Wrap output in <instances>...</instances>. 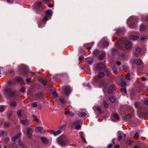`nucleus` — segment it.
<instances>
[{
  "label": "nucleus",
  "mask_w": 148,
  "mask_h": 148,
  "mask_svg": "<svg viewBox=\"0 0 148 148\" xmlns=\"http://www.w3.org/2000/svg\"><path fill=\"white\" fill-rule=\"evenodd\" d=\"M32 117L33 120L36 122H39V120L34 114H33Z\"/></svg>",
  "instance_id": "nucleus-27"
},
{
  "label": "nucleus",
  "mask_w": 148,
  "mask_h": 148,
  "mask_svg": "<svg viewBox=\"0 0 148 148\" xmlns=\"http://www.w3.org/2000/svg\"><path fill=\"white\" fill-rule=\"evenodd\" d=\"M141 50L140 48L139 47L136 48L134 53L135 55L136 56H137L141 52Z\"/></svg>",
  "instance_id": "nucleus-14"
},
{
  "label": "nucleus",
  "mask_w": 148,
  "mask_h": 148,
  "mask_svg": "<svg viewBox=\"0 0 148 148\" xmlns=\"http://www.w3.org/2000/svg\"><path fill=\"white\" fill-rule=\"evenodd\" d=\"M17 139L15 137V136H13L12 138V140L13 142H15L16 141Z\"/></svg>",
  "instance_id": "nucleus-64"
},
{
  "label": "nucleus",
  "mask_w": 148,
  "mask_h": 148,
  "mask_svg": "<svg viewBox=\"0 0 148 148\" xmlns=\"http://www.w3.org/2000/svg\"><path fill=\"white\" fill-rule=\"evenodd\" d=\"M25 88L24 86L22 87L20 89V91L22 93L24 92L25 91Z\"/></svg>",
  "instance_id": "nucleus-43"
},
{
  "label": "nucleus",
  "mask_w": 148,
  "mask_h": 148,
  "mask_svg": "<svg viewBox=\"0 0 148 148\" xmlns=\"http://www.w3.org/2000/svg\"><path fill=\"white\" fill-rule=\"evenodd\" d=\"M43 130L42 128L39 127L36 128V131L37 132H40Z\"/></svg>",
  "instance_id": "nucleus-29"
},
{
  "label": "nucleus",
  "mask_w": 148,
  "mask_h": 148,
  "mask_svg": "<svg viewBox=\"0 0 148 148\" xmlns=\"http://www.w3.org/2000/svg\"><path fill=\"white\" fill-rule=\"evenodd\" d=\"M31 79V78H28L26 79V81L27 83H31V82L30 81Z\"/></svg>",
  "instance_id": "nucleus-55"
},
{
  "label": "nucleus",
  "mask_w": 148,
  "mask_h": 148,
  "mask_svg": "<svg viewBox=\"0 0 148 148\" xmlns=\"http://www.w3.org/2000/svg\"><path fill=\"white\" fill-rule=\"evenodd\" d=\"M17 114L18 117H21V112L20 110H18L17 112Z\"/></svg>",
  "instance_id": "nucleus-50"
},
{
  "label": "nucleus",
  "mask_w": 148,
  "mask_h": 148,
  "mask_svg": "<svg viewBox=\"0 0 148 148\" xmlns=\"http://www.w3.org/2000/svg\"><path fill=\"white\" fill-rule=\"evenodd\" d=\"M97 110L98 111L99 113L100 114H102L103 112L102 111L101 109L99 107H97L96 108Z\"/></svg>",
  "instance_id": "nucleus-41"
},
{
  "label": "nucleus",
  "mask_w": 148,
  "mask_h": 148,
  "mask_svg": "<svg viewBox=\"0 0 148 148\" xmlns=\"http://www.w3.org/2000/svg\"><path fill=\"white\" fill-rule=\"evenodd\" d=\"M103 103L104 105V107L106 108H108V104L107 102L105 101H104L103 102Z\"/></svg>",
  "instance_id": "nucleus-40"
},
{
  "label": "nucleus",
  "mask_w": 148,
  "mask_h": 148,
  "mask_svg": "<svg viewBox=\"0 0 148 148\" xmlns=\"http://www.w3.org/2000/svg\"><path fill=\"white\" fill-rule=\"evenodd\" d=\"M130 96L132 99H135L136 98V96L135 94L134 93H131Z\"/></svg>",
  "instance_id": "nucleus-42"
},
{
  "label": "nucleus",
  "mask_w": 148,
  "mask_h": 148,
  "mask_svg": "<svg viewBox=\"0 0 148 148\" xmlns=\"http://www.w3.org/2000/svg\"><path fill=\"white\" fill-rule=\"evenodd\" d=\"M131 125L133 127H135L137 126L136 123L133 121H131Z\"/></svg>",
  "instance_id": "nucleus-47"
},
{
  "label": "nucleus",
  "mask_w": 148,
  "mask_h": 148,
  "mask_svg": "<svg viewBox=\"0 0 148 148\" xmlns=\"http://www.w3.org/2000/svg\"><path fill=\"white\" fill-rule=\"evenodd\" d=\"M122 138V136L120 133L118 134V140L120 141Z\"/></svg>",
  "instance_id": "nucleus-49"
},
{
  "label": "nucleus",
  "mask_w": 148,
  "mask_h": 148,
  "mask_svg": "<svg viewBox=\"0 0 148 148\" xmlns=\"http://www.w3.org/2000/svg\"><path fill=\"white\" fill-rule=\"evenodd\" d=\"M133 115V113L132 112H131L130 114H127L125 116V118L127 120H128L131 119V117Z\"/></svg>",
  "instance_id": "nucleus-12"
},
{
  "label": "nucleus",
  "mask_w": 148,
  "mask_h": 148,
  "mask_svg": "<svg viewBox=\"0 0 148 148\" xmlns=\"http://www.w3.org/2000/svg\"><path fill=\"white\" fill-rule=\"evenodd\" d=\"M6 132L4 131H2L0 132V137H2L3 135H4Z\"/></svg>",
  "instance_id": "nucleus-61"
},
{
  "label": "nucleus",
  "mask_w": 148,
  "mask_h": 148,
  "mask_svg": "<svg viewBox=\"0 0 148 148\" xmlns=\"http://www.w3.org/2000/svg\"><path fill=\"white\" fill-rule=\"evenodd\" d=\"M129 27L131 29H136L137 27L136 24L135 23H132L129 25Z\"/></svg>",
  "instance_id": "nucleus-11"
},
{
  "label": "nucleus",
  "mask_w": 148,
  "mask_h": 148,
  "mask_svg": "<svg viewBox=\"0 0 148 148\" xmlns=\"http://www.w3.org/2000/svg\"><path fill=\"white\" fill-rule=\"evenodd\" d=\"M146 114V113H144L143 112H140L139 113V116L140 117L144 118L145 117V114Z\"/></svg>",
  "instance_id": "nucleus-31"
},
{
  "label": "nucleus",
  "mask_w": 148,
  "mask_h": 148,
  "mask_svg": "<svg viewBox=\"0 0 148 148\" xmlns=\"http://www.w3.org/2000/svg\"><path fill=\"white\" fill-rule=\"evenodd\" d=\"M46 23H44L42 22V20L40 23L38 24V27L39 28H42L44 27L45 26V24Z\"/></svg>",
  "instance_id": "nucleus-20"
},
{
  "label": "nucleus",
  "mask_w": 148,
  "mask_h": 148,
  "mask_svg": "<svg viewBox=\"0 0 148 148\" xmlns=\"http://www.w3.org/2000/svg\"><path fill=\"white\" fill-rule=\"evenodd\" d=\"M120 91L122 92H124L125 94H127V91L126 87H122L120 89Z\"/></svg>",
  "instance_id": "nucleus-21"
},
{
  "label": "nucleus",
  "mask_w": 148,
  "mask_h": 148,
  "mask_svg": "<svg viewBox=\"0 0 148 148\" xmlns=\"http://www.w3.org/2000/svg\"><path fill=\"white\" fill-rule=\"evenodd\" d=\"M17 105V103L15 101H13L11 102L10 104V106L12 107H14L16 106Z\"/></svg>",
  "instance_id": "nucleus-28"
},
{
  "label": "nucleus",
  "mask_w": 148,
  "mask_h": 148,
  "mask_svg": "<svg viewBox=\"0 0 148 148\" xmlns=\"http://www.w3.org/2000/svg\"><path fill=\"white\" fill-rule=\"evenodd\" d=\"M16 80L18 82H23V78L21 77H18L16 79Z\"/></svg>",
  "instance_id": "nucleus-26"
},
{
  "label": "nucleus",
  "mask_w": 148,
  "mask_h": 148,
  "mask_svg": "<svg viewBox=\"0 0 148 148\" xmlns=\"http://www.w3.org/2000/svg\"><path fill=\"white\" fill-rule=\"evenodd\" d=\"M123 31V30L122 29H118L116 32V34L118 35L120 34Z\"/></svg>",
  "instance_id": "nucleus-33"
},
{
  "label": "nucleus",
  "mask_w": 148,
  "mask_h": 148,
  "mask_svg": "<svg viewBox=\"0 0 148 148\" xmlns=\"http://www.w3.org/2000/svg\"><path fill=\"white\" fill-rule=\"evenodd\" d=\"M105 73L107 76L108 77L110 76V73L109 71L106 70L105 71Z\"/></svg>",
  "instance_id": "nucleus-58"
},
{
  "label": "nucleus",
  "mask_w": 148,
  "mask_h": 148,
  "mask_svg": "<svg viewBox=\"0 0 148 148\" xmlns=\"http://www.w3.org/2000/svg\"><path fill=\"white\" fill-rule=\"evenodd\" d=\"M113 116L115 119L117 120H118L119 119V116L117 114L114 113L113 114Z\"/></svg>",
  "instance_id": "nucleus-37"
},
{
  "label": "nucleus",
  "mask_w": 148,
  "mask_h": 148,
  "mask_svg": "<svg viewBox=\"0 0 148 148\" xmlns=\"http://www.w3.org/2000/svg\"><path fill=\"white\" fill-rule=\"evenodd\" d=\"M51 10H47L45 11V17L42 19V22L44 23H46L48 20V18L51 16L52 14L51 13Z\"/></svg>",
  "instance_id": "nucleus-4"
},
{
  "label": "nucleus",
  "mask_w": 148,
  "mask_h": 148,
  "mask_svg": "<svg viewBox=\"0 0 148 148\" xmlns=\"http://www.w3.org/2000/svg\"><path fill=\"white\" fill-rule=\"evenodd\" d=\"M81 127L80 125H76L75 126V128L77 130L79 129Z\"/></svg>",
  "instance_id": "nucleus-63"
},
{
  "label": "nucleus",
  "mask_w": 148,
  "mask_h": 148,
  "mask_svg": "<svg viewBox=\"0 0 148 148\" xmlns=\"http://www.w3.org/2000/svg\"><path fill=\"white\" fill-rule=\"evenodd\" d=\"M80 122V121L79 120H77L74 122L72 124L73 125H75L79 124Z\"/></svg>",
  "instance_id": "nucleus-36"
},
{
  "label": "nucleus",
  "mask_w": 148,
  "mask_h": 148,
  "mask_svg": "<svg viewBox=\"0 0 148 148\" xmlns=\"http://www.w3.org/2000/svg\"><path fill=\"white\" fill-rule=\"evenodd\" d=\"M16 84L15 82L13 80H9L7 82V85L3 88L4 95L8 97H11L14 96L15 93L13 90L12 86Z\"/></svg>",
  "instance_id": "nucleus-2"
},
{
  "label": "nucleus",
  "mask_w": 148,
  "mask_h": 148,
  "mask_svg": "<svg viewBox=\"0 0 148 148\" xmlns=\"http://www.w3.org/2000/svg\"><path fill=\"white\" fill-rule=\"evenodd\" d=\"M134 106L137 109H138L139 108V104L138 102H136L135 103Z\"/></svg>",
  "instance_id": "nucleus-52"
},
{
  "label": "nucleus",
  "mask_w": 148,
  "mask_h": 148,
  "mask_svg": "<svg viewBox=\"0 0 148 148\" xmlns=\"http://www.w3.org/2000/svg\"><path fill=\"white\" fill-rule=\"evenodd\" d=\"M125 78L126 79L128 80L130 79V75L129 74L127 73V74Z\"/></svg>",
  "instance_id": "nucleus-57"
},
{
  "label": "nucleus",
  "mask_w": 148,
  "mask_h": 148,
  "mask_svg": "<svg viewBox=\"0 0 148 148\" xmlns=\"http://www.w3.org/2000/svg\"><path fill=\"white\" fill-rule=\"evenodd\" d=\"M42 3L38 1H37L33 5L34 8L36 11L37 13H40L42 12L43 10L41 6Z\"/></svg>",
  "instance_id": "nucleus-3"
},
{
  "label": "nucleus",
  "mask_w": 148,
  "mask_h": 148,
  "mask_svg": "<svg viewBox=\"0 0 148 148\" xmlns=\"http://www.w3.org/2000/svg\"><path fill=\"white\" fill-rule=\"evenodd\" d=\"M39 81L44 85H46L48 84V82L46 79H40Z\"/></svg>",
  "instance_id": "nucleus-15"
},
{
  "label": "nucleus",
  "mask_w": 148,
  "mask_h": 148,
  "mask_svg": "<svg viewBox=\"0 0 148 148\" xmlns=\"http://www.w3.org/2000/svg\"><path fill=\"white\" fill-rule=\"evenodd\" d=\"M71 92L70 88L69 87H66L64 89V92L66 95H69Z\"/></svg>",
  "instance_id": "nucleus-13"
},
{
  "label": "nucleus",
  "mask_w": 148,
  "mask_h": 148,
  "mask_svg": "<svg viewBox=\"0 0 148 148\" xmlns=\"http://www.w3.org/2000/svg\"><path fill=\"white\" fill-rule=\"evenodd\" d=\"M61 131L60 130H59L57 131L54 132H53V134L55 136H56L60 134L61 133Z\"/></svg>",
  "instance_id": "nucleus-24"
},
{
  "label": "nucleus",
  "mask_w": 148,
  "mask_h": 148,
  "mask_svg": "<svg viewBox=\"0 0 148 148\" xmlns=\"http://www.w3.org/2000/svg\"><path fill=\"white\" fill-rule=\"evenodd\" d=\"M52 94L53 97H56L57 96V94L56 93V92L54 91H53L52 92Z\"/></svg>",
  "instance_id": "nucleus-48"
},
{
  "label": "nucleus",
  "mask_w": 148,
  "mask_h": 148,
  "mask_svg": "<svg viewBox=\"0 0 148 148\" xmlns=\"http://www.w3.org/2000/svg\"><path fill=\"white\" fill-rule=\"evenodd\" d=\"M130 38L131 39L133 40H137L138 38V36H131Z\"/></svg>",
  "instance_id": "nucleus-25"
},
{
  "label": "nucleus",
  "mask_w": 148,
  "mask_h": 148,
  "mask_svg": "<svg viewBox=\"0 0 148 148\" xmlns=\"http://www.w3.org/2000/svg\"><path fill=\"white\" fill-rule=\"evenodd\" d=\"M145 26L143 25H141L140 27V31H143L145 30Z\"/></svg>",
  "instance_id": "nucleus-46"
},
{
  "label": "nucleus",
  "mask_w": 148,
  "mask_h": 148,
  "mask_svg": "<svg viewBox=\"0 0 148 148\" xmlns=\"http://www.w3.org/2000/svg\"><path fill=\"white\" fill-rule=\"evenodd\" d=\"M118 52V50L114 48H112L111 50V53L112 55H115Z\"/></svg>",
  "instance_id": "nucleus-18"
},
{
  "label": "nucleus",
  "mask_w": 148,
  "mask_h": 148,
  "mask_svg": "<svg viewBox=\"0 0 148 148\" xmlns=\"http://www.w3.org/2000/svg\"><path fill=\"white\" fill-rule=\"evenodd\" d=\"M80 137L83 141L85 143H86V141L85 138L82 135H80Z\"/></svg>",
  "instance_id": "nucleus-45"
},
{
  "label": "nucleus",
  "mask_w": 148,
  "mask_h": 148,
  "mask_svg": "<svg viewBox=\"0 0 148 148\" xmlns=\"http://www.w3.org/2000/svg\"><path fill=\"white\" fill-rule=\"evenodd\" d=\"M44 95L41 92H39L36 95V97H42Z\"/></svg>",
  "instance_id": "nucleus-30"
},
{
  "label": "nucleus",
  "mask_w": 148,
  "mask_h": 148,
  "mask_svg": "<svg viewBox=\"0 0 148 148\" xmlns=\"http://www.w3.org/2000/svg\"><path fill=\"white\" fill-rule=\"evenodd\" d=\"M10 139L8 138H6L4 140V141L5 143H8Z\"/></svg>",
  "instance_id": "nucleus-62"
},
{
  "label": "nucleus",
  "mask_w": 148,
  "mask_h": 148,
  "mask_svg": "<svg viewBox=\"0 0 148 148\" xmlns=\"http://www.w3.org/2000/svg\"><path fill=\"white\" fill-rule=\"evenodd\" d=\"M33 131L32 129L28 128L27 129V136L28 138H31L32 135Z\"/></svg>",
  "instance_id": "nucleus-8"
},
{
  "label": "nucleus",
  "mask_w": 148,
  "mask_h": 148,
  "mask_svg": "<svg viewBox=\"0 0 148 148\" xmlns=\"http://www.w3.org/2000/svg\"><path fill=\"white\" fill-rule=\"evenodd\" d=\"M134 137L136 140L138 139L139 138V133L138 132H136L134 134Z\"/></svg>",
  "instance_id": "nucleus-35"
},
{
  "label": "nucleus",
  "mask_w": 148,
  "mask_h": 148,
  "mask_svg": "<svg viewBox=\"0 0 148 148\" xmlns=\"http://www.w3.org/2000/svg\"><path fill=\"white\" fill-rule=\"evenodd\" d=\"M21 133H19L17 134L15 136L16 138L17 139V138H18L20 137V136H21Z\"/></svg>",
  "instance_id": "nucleus-60"
},
{
  "label": "nucleus",
  "mask_w": 148,
  "mask_h": 148,
  "mask_svg": "<svg viewBox=\"0 0 148 148\" xmlns=\"http://www.w3.org/2000/svg\"><path fill=\"white\" fill-rule=\"evenodd\" d=\"M21 70L22 71L24 75H25L28 74V69L27 66L22 65L21 67Z\"/></svg>",
  "instance_id": "nucleus-6"
},
{
  "label": "nucleus",
  "mask_w": 148,
  "mask_h": 148,
  "mask_svg": "<svg viewBox=\"0 0 148 148\" xmlns=\"http://www.w3.org/2000/svg\"><path fill=\"white\" fill-rule=\"evenodd\" d=\"M109 99L112 102H114L116 100V98L114 96L109 97Z\"/></svg>",
  "instance_id": "nucleus-23"
},
{
  "label": "nucleus",
  "mask_w": 148,
  "mask_h": 148,
  "mask_svg": "<svg viewBox=\"0 0 148 148\" xmlns=\"http://www.w3.org/2000/svg\"><path fill=\"white\" fill-rule=\"evenodd\" d=\"M18 145L20 147H21L22 148H24L25 147L24 144L22 143L21 141H19L18 142Z\"/></svg>",
  "instance_id": "nucleus-34"
},
{
  "label": "nucleus",
  "mask_w": 148,
  "mask_h": 148,
  "mask_svg": "<svg viewBox=\"0 0 148 148\" xmlns=\"http://www.w3.org/2000/svg\"><path fill=\"white\" fill-rule=\"evenodd\" d=\"M104 73L99 72L98 73L97 77H95L92 80V83L95 86L99 87H105L107 84L106 82L101 78L105 76Z\"/></svg>",
  "instance_id": "nucleus-1"
},
{
  "label": "nucleus",
  "mask_w": 148,
  "mask_h": 148,
  "mask_svg": "<svg viewBox=\"0 0 148 148\" xmlns=\"http://www.w3.org/2000/svg\"><path fill=\"white\" fill-rule=\"evenodd\" d=\"M125 44L126 47L129 49H131L132 48V44L128 41H126L125 42Z\"/></svg>",
  "instance_id": "nucleus-10"
},
{
  "label": "nucleus",
  "mask_w": 148,
  "mask_h": 148,
  "mask_svg": "<svg viewBox=\"0 0 148 148\" xmlns=\"http://www.w3.org/2000/svg\"><path fill=\"white\" fill-rule=\"evenodd\" d=\"M21 123L23 124H26L28 123V120L27 119L24 120H21Z\"/></svg>",
  "instance_id": "nucleus-39"
},
{
  "label": "nucleus",
  "mask_w": 148,
  "mask_h": 148,
  "mask_svg": "<svg viewBox=\"0 0 148 148\" xmlns=\"http://www.w3.org/2000/svg\"><path fill=\"white\" fill-rule=\"evenodd\" d=\"M41 140L42 141L43 143L45 144H47L49 143V141L48 139L45 137H41Z\"/></svg>",
  "instance_id": "nucleus-16"
},
{
  "label": "nucleus",
  "mask_w": 148,
  "mask_h": 148,
  "mask_svg": "<svg viewBox=\"0 0 148 148\" xmlns=\"http://www.w3.org/2000/svg\"><path fill=\"white\" fill-rule=\"evenodd\" d=\"M4 107L2 106H0V112H2L4 111Z\"/></svg>",
  "instance_id": "nucleus-56"
},
{
  "label": "nucleus",
  "mask_w": 148,
  "mask_h": 148,
  "mask_svg": "<svg viewBox=\"0 0 148 148\" xmlns=\"http://www.w3.org/2000/svg\"><path fill=\"white\" fill-rule=\"evenodd\" d=\"M12 148H18L17 144L15 143L13 144L12 145Z\"/></svg>",
  "instance_id": "nucleus-53"
},
{
  "label": "nucleus",
  "mask_w": 148,
  "mask_h": 148,
  "mask_svg": "<svg viewBox=\"0 0 148 148\" xmlns=\"http://www.w3.org/2000/svg\"><path fill=\"white\" fill-rule=\"evenodd\" d=\"M131 62L135 64L138 65H140L142 62V61L140 59L133 60H131Z\"/></svg>",
  "instance_id": "nucleus-9"
},
{
  "label": "nucleus",
  "mask_w": 148,
  "mask_h": 148,
  "mask_svg": "<svg viewBox=\"0 0 148 148\" xmlns=\"http://www.w3.org/2000/svg\"><path fill=\"white\" fill-rule=\"evenodd\" d=\"M105 56V54L104 53H102L99 56V58L100 60H102L104 58Z\"/></svg>",
  "instance_id": "nucleus-38"
},
{
  "label": "nucleus",
  "mask_w": 148,
  "mask_h": 148,
  "mask_svg": "<svg viewBox=\"0 0 148 148\" xmlns=\"http://www.w3.org/2000/svg\"><path fill=\"white\" fill-rule=\"evenodd\" d=\"M127 84L126 82L122 81L121 83V86L122 87H125L126 86Z\"/></svg>",
  "instance_id": "nucleus-44"
},
{
  "label": "nucleus",
  "mask_w": 148,
  "mask_h": 148,
  "mask_svg": "<svg viewBox=\"0 0 148 148\" xmlns=\"http://www.w3.org/2000/svg\"><path fill=\"white\" fill-rule=\"evenodd\" d=\"M99 51L97 49H96L93 52V54L95 56L98 55L99 54Z\"/></svg>",
  "instance_id": "nucleus-32"
},
{
  "label": "nucleus",
  "mask_w": 148,
  "mask_h": 148,
  "mask_svg": "<svg viewBox=\"0 0 148 148\" xmlns=\"http://www.w3.org/2000/svg\"><path fill=\"white\" fill-rule=\"evenodd\" d=\"M58 142L59 145L63 146L66 145L67 140L65 138L60 137L58 138Z\"/></svg>",
  "instance_id": "nucleus-5"
},
{
  "label": "nucleus",
  "mask_w": 148,
  "mask_h": 148,
  "mask_svg": "<svg viewBox=\"0 0 148 148\" xmlns=\"http://www.w3.org/2000/svg\"><path fill=\"white\" fill-rule=\"evenodd\" d=\"M108 45L109 42L108 41L106 40H104L103 42V47H106L108 46Z\"/></svg>",
  "instance_id": "nucleus-22"
},
{
  "label": "nucleus",
  "mask_w": 148,
  "mask_h": 148,
  "mask_svg": "<svg viewBox=\"0 0 148 148\" xmlns=\"http://www.w3.org/2000/svg\"><path fill=\"white\" fill-rule=\"evenodd\" d=\"M86 115V114L85 112H79L78 115L79 117H84Z\"/></svg>",
  "instance_id": "nucleus-19"
},
{
  "label": "nucleus",
  "mask_w": 148,
  "mask_h": 148,
  "mask_svg": "<svg viewBox=\"0 0 148 148\" xmlns=\"http://www.w3.org/2000/svg\"><path fill=\"white\" fill-rule=\"evenodd\" d=\"M105 65L102 63H98L96 66V69L97 71H100L105 68Z\"/></svg>",
  "instance_id": "nucleus-7"
},
{
  "label": "nucleus",
  "mask_w": 148,
  "mask_h": 148,
  "mask_svg": "<svg viewBox=\"0 0 148 148\" xmlns=\"http://www.w3.org/2000/svg\"><path fill=\"white\" fill-rule=\"evenodd\" d=\"M31 105L34 108H36L37 106V105L36 102H33L31 103Z\"/></svg>",
  "instance_id": "nucleus-51"
},
{
  "label": "nucleus",
  "mask_w": 148,
  "mask_h": 148,
  "mask_svg": "<svg viewBox=\"0 0 148 148\" xmlns=\"http://www.w3.org/2000/svg\"><path fill=\"white\" fill-rule=\"evenodd\" d=\"M121 57L125 59V53H123L121 54Z\"/></svg>",
  "instance_id": "nucleus-54"
},
{
  "label": "nucleus",
  "mask_w": 148,
  "mask_h": 148,
  "mask_svg": "<svg viewBox=\"0 0 148 148\" xmlns=\"http://www.w3.org/2000/svg\"><path fill=\"white\" fill-rule=\"evenodd\" d=\"M60 102L64 104L65 103V101L63 99L60 98L59 99Z\"/></svg>",
  "instance_id": "nucleus-59"
},
{
  "label": "nucleus",
  "mask_w": 148,
  "mask_h": 148,
  "mask_svg": "<svg viewBox=\"0 0 148 148\" xmlns=\"http://www.w3.org/2000/svg\"><path fill=\"white\" fill-rule=\"evenodd\" d=\"M114 87L113 86H111L110 87L108 90V93H111L114 90Z\"/></svg>",
  "instance_id": "nucleus-17"
}]
</instances>
